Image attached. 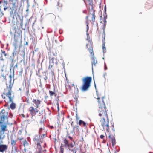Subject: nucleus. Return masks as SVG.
<instances>
[{
	"mask_svg": "<svg viewBox=\"0 0 153 153\" xmlns=\"http://www.w3.org/2000/svg\"><path fill=\"white\" fill-rule=\"evenodd\" d=\"M97 99L98 100L97 102L99 108L98 113L99 116L100 117V122L101 125L103 127L104 130H105L108 132L110 131V129L114 132V128L113 125L109 126V120L107 114L108 110L107 109L104 102V100L105 99L104 96L98 97Z\"/></svg>",
	"mask_w": 153,
	"mask_h": 153,
	"instance_id": "1",
	"label": "nucleus"
},
{
	"mask_svg": "<svg viewBox=\"0 0 153 153\" xmlns=\"http://www.w3.org/2000/svg\"><path fill=\"white\" fill-rule=\"evenodd\" d=\"M12 85L10 83L9 86H7V88L4 89V92L1 95L2 97L4 99V101L7 103H11L10 105V108L12 110L15 109L16 108V104L13 102V98L11 97V93L12 92Z\"/></svg>",
	"mask_w": 153,
	"mask_h": 153,
	"instance_id": "2",
	"label": "nucleus"
},
{
	"mask_svg": "<svg viewBox=\"0 0 153 153\" xmlns=\"http://www.w3.org/2000/svg\"><path fill=\"white\" fill-rule=\"evenodd\" d=\"M7 131L6 124L1 125L0 126V152L3 153L8 149V146L6 144H2L3 140L5 137V133Z\"/></svg>",
	"mask_w": 153,
	"mask_h": 153,
	"instance_id": "3",
	"label": "nucleus"
},
{
	"mask_svg": "<svg viewBox=\"0 0 153 153\" xmlns=\"http://www.w3.org/2000/svg\"><path fill=\"white\" fill-rule=\"evenodd\" d=\"M92 80V78L91 76H86L82 78V84L80 88L82 91L85 92L89 89L91 86Z\"/></svg>",
	"mask_w": 153,
	"mask_h": 153,
	"instance_id": "4",
	"label": "nucleus"
},
{
	"mask_svg": "<svg viewBox=\"0 0 153 153\" xmlns=\"http://www.w3.org/2000/svg\"><path fill=\"white\" fill-rule=\"evenodd\" d=\"M8 111L3 109L0 112V124L1 125L8 124Z\"/></svg>",
	"mask_w": 153,
	"mask_h": 153,
	"instance_id": "5",
	"label": "nucleus"
},
{
	"mask_svg": "<svg viewBox=\"0 0 153 153\" xmlns=\"http://www.w3.org/2000/svg\"><path fill=\"white\" fill-rule=\"evenodd\" d=\"M34 143L36 145V150L37 151L38 153H41L42 151V147L41 145L43 140L40 137V136L39 135H36L33 138Z\"/></svg>",
	"mask_w": 153,
	"mask_h": 153,
	"instance_id": "6",
	"label": "nucleus"
},
{
	"mask_svg": "<svg viewBox=\"0 0 153 153\" xmlns=\"http://www.w3.org/2000/svg\"><path fill=\"white\" fill-rule=\"evenodd\" d=\"M95 11L93 10V13L91 15L87 16L85 19L86 20V24L87 27V32L88 30L89 27L88 26L89 22H91L93 25H94V22H95Z\"/></svg>",
	"mask_w": 153,
	"mask_h": 153,
	"instance_id": "7",
	"label": "nucleus"
},
{
	"mask_svg": "<svg viewBox=\"0 0 153 153\" xmlns=\"http://www.w3.org/2000/svg\"><path fill=\"white\" fill-rule=\"evenodd\" d=\"M74 86V88L75 89V91H74V93L75 95V97H74V98L76 100L78 99V94L79 92V90L77 88V85L74 86L73 83H68V85H67L66 88L69 89L70 90H71V87H73Z\"/></svg>",
	"mask_w": 153,
	"mask_h": 153,
	"instance_id": "8",
	"label": "nucleus"
},
{
	"mask_svg": "<svg viewBox=\"0 0 153 153\" xmlns=\"http://www.w3.org/2000/svg\"><path fill=\"white\" fill-rule=\"evenodd\" d=\"M63 143H61L60 146V151L61 153H64V148L66 149L68 146L69 142L67 138H65L63 140Z\"/></svg>",
	"mask_w": 153,
	"mask_h": 153,
	"instance_id": "9",
	"label": "nucleus"
},
{
	"mask_svg": "<svg viewBox=\"0 0 153 153\" xmlns=\"http://www.w3.org/2000/svg\"><path fill=\"white\" fill-rule=\"evenodd\" d=\"M37 108L36 107L34 108L33 106H31L29 108L28 111L30 112L32 117L35 116L36 113L38 112L39 111Z\"/></svg>",
	"mask_w": 153,
	"mask_h": 153,
	"instance_id": "10",
	"label": "nucleus"
},
{
	"mask_svg": "<svg viewBox=\"0 0 153 153\" xmlns=\"http://www.w3.org/2000/svg\"><path fill=\"white\" fill-rule=\"evenodd\" d=\"M101 36H102V49L103 50V51L106 50V48L105 47V30H103V32L101 33L100 32V34L99 35V37H100Z\"/></svg>",
	"mask_w": 153,
	"mask_h": 153,
	"instance_id": "11",
	"label": "nucleus"
},
{
	"mask_svg": "<svg viewBox=\"0 0 153 153\" xmlns=\"http://www.w3.org/2000/svg\"><path fill=\"white\" fill-rule=\"evenodd\" d=\"M14 137H16V136L14 135H12L11 137V144L12 146V148H14L15 150H16V147H15L16 142L17 141V140L16 138L15 139Z\"/></svg>",
	"mask_w": 153,
	"mask_h": 153,
	"instance_id": "12",
	"label": "nucleus"
},
{
	"mask_svg": "<svg viewBox=\"0 0 153 153\" xmlns=\"http://www.w3.org/2000/svg\"><path fill=\"white\" fill-rule=\"evenodd\" d=\"M39 133V134L41 135V138L43 140V138L47 136L46 132L45 131V130L44 129L40 128Z\"/></svg>",
	"mask_w": 153,
	"mask_h": 153,
	"instance_id": "13",
	"label": "nucleus"
},
{
	"mask_svg": "<svg viewBox=\"0 0 153 153\" xmlns=\"http://www.w3.org/2000/svg\"><path fill=\"white\" fill-rule=\"evenodd\" d=\"M86 48L88 49L91 54L94 55L93 47L91 44H87Z\"/></svg>",
	"mask_w": 153,
	"mask_h": 153,
	"instance_id": "14",
	"label": "nucleus"
},
{
	"mask_svg": "<svg viewBox=\"0 0 153 153\" xmlns=\"http://www.w3.org/2000/svg\"><path fill=\"white\" fill-rule=\"evenodd\" d=\"M32 102L35 104V106L36 108H38L41 103V101L40 100L37 99H33L32 100Z\"/></svg>",
	"mask_w": 153,
	"mask_h": 153,
	"instance_id": "15",
	"label": "nucleus"
},
{
	"mask_svg": "<svg viewBox=\"0 0 153 153\" xmlns=\"http://www.w3.org/2000/svg\"><path fill=\"white\" fill-rule=\"evenodd\" d=\"M22 38V36L20 34L16 35L15 34L14 36V39L15 40V43H16L17 44V42L19 40H21Z\"/></svg>",
	"mask_w": 153,
	"mask_h": 153,
	"instance_id": "16",
	"label": "nucleus"
},
{
	"mask_svg": "<svg viewBox=\"0 0 153 153\" xmlns=\"http://www.w3.org/2000/svg\"><path fill=\"white\" fill-rule=\"evenodd\" d=\"M54 58H51L49 60V65L48 67V69L51 70V68L53 67L54 65Z\"/></svg>",
	"mask_w": 153,
	"mask_h": 153,
	"instance_id": "17",
	"label": "nucleus"
},
{
	"mask_svg": "<svg viewBox=\"0 0 153 153\" xmlns=\"http://www.w3.org/2000/svg\"><path fill=\"white\" fill-rule=\"evenodd\" d=\"M13 46L15 48L13 51V56H15L17 54H18V52H17L16 50H17V44L16 43H14L13 44Z\"/></svg>",
	"mask_w": 153,
	"mask_h": 153,
	"instance_id": "18",
	"label": "nucleus"
},
{
	"mask_svg": "<svg viewBox=\"0 0 153 153\" xmlns=\"http://www.w3.org/2000/svg\"><path fill=\"white\" fill-rule=\"evenodd\" d=\"M11 1L12 2V8H16L18 4V0H11Z\"/></svg>",
	"mask_w": 153,
	"mask_h": 153,
	"instance_id": "19",
	"label": "nucleus"
},
{
	"mask_svg": "<svg viewBox=\"0 0 153 153\" xmlns=\"http://www.w3.org/2000/svg\"><path fill=\"white\" fill-rule=\"evenodd\" d=\"M92 59L93 61V62H92V67H93V65L94 66H96V64L97 63V61L96 59V58L94 57H92Z\"/></svg>",
	"mask_w": 153,
	"mask_h": 153,
	"instance_id": "20",
	"label": "nucleus"
},
{
	"mask_svg": "<svg viewBox=\"0 0 153 153\" xmlns=\"http://www.w3.org/2000/svg\"><path fill=\"white\" fill-rule=\"evenodd\" d=\"M49 93L50 95V96L51 97H52L53 95H54L56 97L57 95V94L54 91H52L49 90Z\"/></svg>",
	"mask_w": 153,
	"mask_h": 153,
	"instance_id": "21",
	"label": "nucleus"
},
{
	"mask_svg": "<svg viewBox=\"0 0 153 153\" xmlns=\"http://www.w3.org/2000/svg\"><path fill=\"white\" fill-rule=\"evenodd\" d=\"M79 124L80 126H81L82 124L84 126H86V123L85 122L81 120H79Z\"/></svg>",
	"mask_w": 153,
	"mask_h": 153,
	"instance_id": "22",
	"label": "nucleus"
},
{
	"mask_svg": "<svg viewBox=\"0 0 153 153\" xmlns=\"http://www.w3.org/2000/svg\"><path fill=\"white\" fill-rule=\"evenodd\" d=\"M104 24L103 25L104 26H103V28H102V30H103L102 33L103 32V30H105V26H106V23L107 22V21L106 20V19H105V18H104Z\"/></svg>",
	"mask_w": 153,
	"mask_h": 153,
	"instance_id": "23",
	"label": "nucleus"
},
{
	"mask_svg": "<svg viewBox=\"0 0 153 153\" xmlns=\"http://www.w3.org/2000/svg\"><path fill=\"white\" fill-rule=\"evenodd\" d=\"M109 138L110 139V140L111 141L115 139V136L113 135H111V134L109 135Z\"/></svg>",
	"mask_w": 153,
	"mask_h": 153,
	"instance_id": "24",
	"label": "nucleus"
},
{
	"mask_svg": "<svg viewBox=\"0 0 153 153\" xmlns=\"http://www.w3.org/2000/svg\"><path fill=\"white\" fill-rule=\"evenodd\" d=\"M52 53L53 56H56L57 55V50L56 49H54L52 51Z\"/></svg>",
	"mask_w": 153,
	"mask_h": 153,
	"instance_id": "25",
	"label": "nucleus"
},
{
	"mask_svg": "<svg viewBox=\"0 0 153 153\" xmlns=\"http://www.w3.org/2000/svg\"><path fill=\"white\" fill-rule=\"evenodd\" d=\"M3 56L4 57H6L7 56V54L5 53V52L4 51H2L1 56V59H3Z\"/></svg>",
	"mask_w": 153,
	"mask_h": 153,
	"instance_id": "26",
	"label": "nucleus"
},
{
	"mask_svg": "<svg viewBox=\"0 0 153 153\" xmlns=\"http://www.w3.org/2000/svg\"><path fill=\"white\" fill-rule=\"evenodd\" d=\"M23 145L25 147H27L28 146V143L26 140H25L23 141Z\"/></svg>",
	"mask_w": 153,
	"mask_h": 153,
	"instance_id": "27",
	"label": "nucleus"
},
{
	"mask_svg": "<svg viewBox=\"0 0 153 153\" xmlns=\"http://www.w3.org/2000/svg\"><path fill=\"white\" fill-rule=\"evenodd\" d=\"M68 147L69 149H70L71 148H73L74 146V145H73L72 143H68Z\"/></svg>",
	"mask_w": 153,
	"mask_h": 153,
	"instance_id": "28",
	"label": "nucleus"
},
{
	"mask_svg": "<svg viewBox=\"0 0 153 153\" xmlns=\"http://www.w3.org/2000/svg\"><path fill=\"white\" fill-rule=\"evenodd\" d=\"M2 2L4 6L7 5V0H2Z\"/></svg>",
	"mask_w": 153,
	"mask_h": 153,
	"instance_id": "29",
	"label": "nucleus"
},
{
	"mask_svg": "<svg viewBox=\"0 0 153 153\" xmlns=\"http://www.w3.org/2000/svg\"><path fill=\"white\" fill-rule=\"evenodd\" d=\"M2 77L3 78V81H4L7 83V79H6V75H1Z\"/></svg>",
	"mask_w": 153,
	"mask_h": 153,
	"instance_id": "30",
	"label": "nucleus"
},
{
	"mask_svg": "<svg viewBox=\"0 0 153 153\" xmlns=\"http://www.w3.org/2000/svg\"><path fill=\"white\" fill-rule=\"evenodd\" d=\"M73 131L71 132L72 133H73L74 134H75V130L76 128L77 129H78V128L76 126H73Z\"/></svg>",
	"mask_w": 153,
	"mask_h": 153,
	"instance_id": "31",
	"label": "nucleus"
},
{
	"mask_svg": "<svg viewBox=\"0 0 153 153\" xmlns=\"http://www.w3.org/2000/svg\"><path fill=\"white\" fill-rule=\"evenodd\" d=\"M111 142L112 143V146H114V145H115V144H116V140H115V139H114V140L111 141Z\"/></svg>",
	"mask_w": 153,
	"mask_h": 153,
	"instance_id": "32",
	"label": "nucleus"
},
{
	"mask_svg": "<svg viewBox=\"0 0 153 153\" xmlns=\"http://www.w3.org/2000/svg\"><path fill=\"white\" fill-rule=\"evenodd\" d=\"M57 5L59 7H62V4L61 2L60 1H58Z\"/></svg>",
	"mask_w": 153,
	"mask_h": 153,
	"instance_id": "33",
	"label": "nucleus"
},
{
	"mask_svg": "<svg viewBox=\"0 0 153 153\" xmlns=\"http://www.w3.org/2000/svg\"><path fill=\"white\" fill-rule=\"evenodd\" d=\"M69 150L70 151L72 152H77L76 149L75 148H73L72 149H69Z\"/></svg>",
	"mask_w": 153,
	"mask_h": 153,
	"instance_id": "34",
	"label": "nucleus"
},
{
	"mask_svg": "<svg viewBox=\"0 0 153 153\" xmlns=\"http://www.w3.org/2000/svg\"><path fill=\"white\" fill-rule=\"evenodd\" d=\"M68 137L70 138V140L71 141H72L73 140V138L72 137H71L69 135V134H68L67 135V136H66V137Z\"/></svg>",
	"mask_w": 153,
	"mask_h": 153,
	"instance_id": "35",
	"label": "nucleus"
},
{
	"mask_svg": "<svg viewBox=\"0 0 153 153\" xmlns=\"http://www.w3.org/2000/svg\"><path fill=\"white\" fill-rule=\"evenodd\" d=\"M12 76L11 75H10L9 76V81H10V82H11V80H12Z\"/></svg>",
	"mask_w": 153,
	"mask_h": 153,
	"instance_id": "36",
	"label": "nucleus"
},
{
	"mask_svg": "<svg viewBox=\"0 0 153 153\" xmlns=\"http://www.w3.org/2000/svg\"><path fill=\"white\" fill-rule=\"evenodd\" d=\"M42 152L41 153H42V152H43V153H46V150H42ZM36 153H37V150H36Z\"/></svg>",
	"mask_w": 153,
	"mask_h": 153,
	"instance_id": "37",
	"label": "nucleus"
},
{
	"mask_svg": "<svg viewBox=\"0 0 153 153\" xmlns=\"http://www.w3.org/2000/svg\"><path fill=\"white\" fill-rule=\"evenodd\" d=\"M100 137L102 139H103L105 137V136L103 135H101L100 136Z\"/></svg>",
	"mask_w": 153,
	"mask_h": 153,
	"instance_id": "38",
	"label": "nucleus"
},
{
	"mask_svg": "<svg viewBox=\"0 0 153 153\" xmlns=\"http://www.w3.org/2000/svg\"><path fill=\"white\" fill-rule=\"evenodd\" d=\"M102 16H101L100 17V23H102Z\"/></svg>",
	"mask_w": 153,
	"mask_h": 153,
	"instance_id": "39",
	"label": "nucleus"
},
{
	"mask_svg": "<svg viewBox=\"0 0 153 153\" xmlns=\"http://www.w3.org/2000/svg\"><path fill=\"white\" fill-rule=\"evenodd\" d=\"M107 69V68L106 66V64L105 63V64H104V69L105 70H106Z\"/></svg>",
	"mask_w": 153,
	"mask_h": 153,
	"instance_id": "40",
	"label": "nucleus"
},
{
	"mask_svg": "<svg viewBox=\"0 0 153 153\" xmlns=\"http://www.w3.org/2000/svg\"><path fill=\"white\" fill-rule=\"evenodd\" d=\"M76 118L77 121L79 119V117L77 115H76Z\"/></svg>",
	"mask_w": 153,
	"mask_h": 153,
	"instance_id": "41",
	"label": "nucleus"
},
{
	"mask_svg": "<svg viewBox=\"0 0 153 153\" xmlns=\"http://www.w3.org/2000/svg\"><path fill=\"white\" fill-rule=\"evenodd\" d=\"M4 10H6L8 8V7L6 6V5L4 6Z\"/></svg>",
	"mask_w": 153,
	"mask_h": 153,
	"instance_id": "42",
	"label": "nucleus"
},
{
	"mask_svg": "<svg viewBox=\"0 0 153 153\" xmlns=\"http://www.w3.org/2000/svg\"><path fill=\"white\" fill-rule=\"evenodd\" d=\"M47 79H48V77H47V76H45V77H44V79L45 81L46 80H47Z\"/></svg>",
	"mask_w": 153,
	"mask_h": 153,
	"instance_id": "43",
	"label": "nucleus"
},
{
	"mask_svg": "<svg viewBox=\"0 0 153 153\" xmlns=\"http://www.w3.org/2000/svg\"><path fill=\"white\" fill-rule=\"evenodd\" d=\"M20 25L21 26V27H22L23 26V22H22L21 21V23H20Z\"/></svg>",
	"mask_w": 153,
	"mask_h": 153,
	"instance_id": "44",
	"label": "nucleus"
},
{
	"mask_svg": "<svg viewBox=\"0 0 153 153\" xmlns=\"http://www.w3.org/2000/svg\"><path fill=\"white\" fill-rule=\"evenodd\" d=\"M21 116L23 118H24L25 117V115L23 114H22Z\"/></svg>",
	"mask_w": 153,
	"mask_h": 153,
	"instance_id": "45",
	"label": "nucleus"
},
{
	"mask_svg": "<svg viewBox=\"0 0 153 153\" xmlns=\"http://www.w3.org/2000/svg\"><path fill=\"white\" fill-rule=\"evenodd\" d=\"M60 60H61V61L62 63L63 64V63L64 62V61H63V60L62 59H60Z\"/></svg>",
	"mask_w": 153,
	"mask_h": 153,
	"instance_id": "46",
	"label": "nucleus"
},
{
	"mask_svg": "<svg viewBox=\"0 0 153 153\" xmlns=\"http://www.w3.org/2000/svg\"><path fill=\"white\" fill-rule=\"evenodd\" d=\"M51 73H52V74L53 75H54V71H53V70H51Z\"/></svg>",
	"mask_w": 153,
	"mask_h": 153,
	"instance_id": "47",
	"label": "nucleus"
},
{
	"mask_svg": "<svg viewBox=\"0 0 153 153\" xmlns=\"http://www.w3.org/2000/svg\"><path fill=\"white\" fill-rule=\"evenodd\" d=\"M12 153H18V152L17 151H15L14 152H12Z\"/></svg>",
	"mask_w": 153,
	"mask_h": 153,
	"instance_id": "48",
	"label": "nucleus"
},
{
	"mask_svg": "<svg viewBox=\"0 0 153 153\" xmlns=\"http://www.w3.org/2000/svg\"><path fill=\"white\" fill-rule=\"evenodd\" d=\"M18 133L19 134H21L22 133V131L21 130H20Z\"/></svg>",
	"mask_w": 153,
	"mask_h": 153,
	"instance_id": "49",
	"label": "nucleus"
},
{
	"mask_svg": "<svg viewBox=\"0 0 153 153\" xmlns=\"http://www.w3.org/2000/svg\"><path fill=\"white\" fill-rule=\"evenodd\" d=\"M50 128L51 129H53L54 128V127L53 126H50Z\"/></svg>",
	"mask_w": 153,
	"mask_h": 153,
	"instance_id": "50",
	"label": "nucleus"
},
{
	"mask_svg": "<svg viewBox=\"0 0 153 153\" xmlns=\"http://www.w3.org/2000/svg\"><path fill=\"white\" fill-rule=\"evenodd\" d=\"M58 109H59V103H57L56 104Z\"/></svg>",
	"mask_w": 153,
	"mask_h": 153,
	"instance_id": "51",
	"label": "nucleus"
},
{
	"mask_svg": "<svg viewBox=\"0 0 153 153\" xmlns=\"http://www.w3.org/2000/svg\"><path fill=\"white\" fill-rule=\"evenodd\" d=\"M58 62L56 61V62H55V64L56 65H57V64H58Z\"/></svg>",
	"mask_w": 153,
	"mask_h": 153,
	"instance_id": "52",
	"label": "nucleus"
},
{
	"mask_svg": "<svg viewBox=\"0 0 153 153\" xmlns=\"http://www.w3.org/2000/svg\"><path fill=\"white\" fill-rule=\"evenodd\" d=\"M8 103H7L5 104V105H4V106H7V104H8Z\"/></svg>",
	"mask_w": 153,
	"mask_h": 153,
	"instance_id": "53",
	"label": "nucleus"
},
{
	"mask_svg": "<svg viewBox=\"0 0 153 153\" xmlns=\"http://www.w3.org/2000/svg\"><path fill=\"white\" fill-rule=\"evenodd\" d=\"M55 42L56 43H57V40H55Z\"/></svg>",
	"mask_w": 153,
	"mask_h": 153,
	"instance_id": "54",
	"label": "nucleus"
},
{
	"mask_svg": "<svg viewBox=\"0 0 153 153\" xmlns=\"http://www.w3.org/2000/svg\"><path fill=\"white\" fill-rule=\"evenodd\" d=\"M29 117V116L28 114H27V118Z\"/></svg>",
	"mask_w": 153,
	"mask_h": 153,
	"instance_id": "55",
	"label": "nucleus"
},
{
	"mask_svg": "<svg viewBox=\"0 0 153 153\" xmlns=\"http://www.w3.org/2000/svg\"><path fill=\"white\" fill-rule=\"evenodd\" d=\"M1 3H2V1H0V4H1Z\"/></svg>",
	"mask_w": 153,
	"mask_h": 153,
	"instance_id": "56",
	"label": "nucleus"
},
{
	"mask_svg": "<svg viewBox=\"0 0 153 153\" xmlns=\"http://www.w3.org/2000/svg\"><path fill=\"white\" fill-rule=\"evenodd\" d=\"M106 8H105V11H106Z\"/></svg>",
	"mask_w": 153,
	"mask_h": 153,
	"instance_id": "57",
	"label": "nucleus"
},
{
	"mask_svg": "<svg viewBox=\"0 0 153 153\" xmlns=\"http://www.w3.org/2000/svg\"><path fill=\"white\" fill-rule=\"evenodd\" d=\"M73 123V122H72L71 124V126H72V123Z\"/></svg>",
	"mask_w": 153,
	"mask_h": 153,
	"instance_id": "58",
	"label": "nucleus"
},
{
	"mask_svg": "<svg viewBox=\"0 0 153 153\" xmlns=\"http://www.w3.org/2000/svg\"><path fill=\"white\" fill-rule=\"evenodd\" d=\"M76 152H74L73 153H76Z\"/></svg>",
	"mask_w": 153,
	"mask_h": 153,
	"instance_id": "59",
	"label": "nucleus"
},
{
	"mask_svg": "<svg viewBox=\"0 0 153 153\" xmlns=\"http://www.w3.org/2000/svg\"><path fill=\"white\" fill-rule=\"evenodd\" d=\"M22 70L20 71V72H21V73H22Z\"/></svg>",
	"mask_w": 153,
	"mask_h": 153,
	"instance_id": "60",
	"label": "nucleus"
},
{
	"mask_svg": "<svg viewBox=\"0 0 153 153\" xmlns=\"http://www.w3.org/2000/svg\"><path fill=\"white\" fill-rule=\"evenodd\" d=\"M7 108L8 109V110H9V107H8V108Z\"/></svg>",
	"mask_w": 153,
	"mask_h": 153,
	"instance_id": "61",
	"label": "nucleus"
},
{
	"mask_svg": "<svg viewBox=\"0 0 153 153\" xmlns=\"http://www.w3.org/2000/svg\"><path fill=\"white\" fill-rule=\"evenodd\" d=\"M98 30V28H97V30Z\"/></svg>",
	"mask_w": 153,
	"mask_h": 153,
	"instance_id": "62",
	"label": "nucleus"
},
{
	"mask_svg": "<svg viewBox=\"0 0 153 153\" xmlns=\"http://www.w3.org/2000/svg\"><path fill=\"white\" fill-rule=\"evenodd\" d=\"M32 105H34V104H32Z\"/></svg>",
	"mask_w": 153,
	"mask_h": 153,
	"instance_id": "63",
	"label": "nucleus"
},
{
	"mask_svg": "<svg viewBox=\"0 0 153 153\" xmlns=\"http://www.w3.org/2000/svg\"><path fill=\"white\" fill-rule=\"evenodd\" d=\"M19 140H22V139H20Z\"/></svg>",
	"mask_w": 153,
	"mask_h": 153,
	"instance_id": "64",
	"label": "nucleus"
}]
</instances>
